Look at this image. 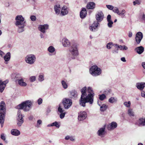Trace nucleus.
<instances>
[{
  "label": "nucleus",
  "mask_w": 145,
  "mask_h": 145,
  "mask_svg": "<svg viewBox=\"0 0 145 145\" xmlns=\"http://www.w3.org/2000/svg\"><path fill=\"white\" fill-rule=\"evenodd\" d=\"M81 95L80 100V104L83 107L86 106V103L92 105L93 102L94 94L91 88L88 87L87 90L86 87L83 88L81 90Z\"/></svg>",
  "instance_id": "f257e3e1"
},
{
  "label": "nucleus",
  "mask_w": 145,
  "mask_h": 145,
  "mask_svg": "<svg viewBox=\"0 0 145 145\" xmlns=\"http://www.w3.org/2000/svg\"><path fill=\"white\" fill-rule=\"evenodd\" d=\"M33 102L30 100H27L23 102L16 106L18 109V111L17 125L20 126L24 121L23 116L20 109H23L25 112L28 111L31 108Z\"/></svg>",
  "instance_id": "f03ea898"
},
{
  "label": "nucleus",
  "mask_w": 145,
  "mask_h": 145,
  "mask_svg": "<svg viewBox=\"0 0 145 145\" xmlns=\"http://www.w3.org/2000/svg\"><path fill=\"white\" fill-rule=\"evenodd\" d=\"M15 25L18 27V32L21 33L25 30L24 27L25 26L26 21L24 18L21 15L17 16L15 18Z\"/></svg>",
  "instance_id": "7ed1b4c3"
},
{
  "label": "nucleus",
  "mask_w": 145,
  "mask_h": 145,
  "mask_svg": "<svg viewBox=\"0 0 145 145\" xmlns=\"http://www.w3.org/2000/svg\"><path fill=\"white\" fill-rule=\"evenodd\" d=\"M78 55V47L76 44H73L69 48V53L67 55L68 59L71 60L75 59Z\"/></svg>",
  "instance_id": "20e7f679"
},
{
  "label": "nucleus",
  "mask_w": 145,
  "mask_h": 145,
  "mask_svg": "<svg viewBox=\"0 0 145 145\" xmlns=\"http://www.w3.org/2000/svg\"><path fill=\"white\" fill-rule=\"evenodd\" d=\"M6 105L3 101L1 102L0 104V123L1 127L3 126L6 113Z\"/></svg>",
  "instance_id": "39448f33"
},
{
  "label": "nucleus",
  "mask_w": 145,
  "mask_h": 145,
  "mask_svg": "<svg viewBox=\"0 0 145 145\" xmlns=\"http://www.w3.org/2000/svg\"><path fill=\"white\" fill-rule=\"evenodd\" d=\"M90 73L93 76H97L99 75L101 73V69L96 65L91 66L89 70Z\"/></svg>",
  "instance_id": "423d86ee"
},
{
  "label": "nucleus",
  "mask_w": 145,
  "mask_h": 145,
  "mask_svg": "<svg viewBox=\"0 0 145 145\" xmlns=\"http://www.w3.org/2000/svg\"><path fill=\"white\" fill-rule=\"evenodd\" d=\"M25 60L26 63L30 65H32L35 62L36 57L34 55L29 54L26 56Z\"/></svg>",
  "instance_id": "0eeeda50"
},
{
  "label": "nucleus",
  "mask_w": 145,
  "mask_h": 145,
  "mask_svg": "<svg viewBox=\"0 0 145 145\" xmlns=\"http://www.w3.org/2000/svg\"><path fill=\"white\" fill-rule=\"evenodd\" d=\"M62 103L64 108L67 109L69 108L72 104V100L69 98H65L63 100Z\"/></svg>",
  "instance_id": "6e6552de"
},
{
  "label": "nucleus",
  "mask_w": 145,
  "mask_h": 145,
  "mask_svg": "<svg viewBox=\"0 0 145 145\" xmlns=\"http://www.w3.org/2000/svg\"><path fill=\"white\" fill-rule=\"evenodd\" d=\"M87 117V114L86 112L80 111L78 113V120L80 121H82L85 120Z\"/></svg>",
  "instance_id": "1a4fd4ad"
},
{
  "label": "nucleus",
  "mask_w": 145,
  "mask_h": 145,
  "mask_svg": "<svg viewBox=\"0 0 145 145\" xmlns=\"http://www.w3.org/2000/svg\"><path fill=\"white\" fill-rule=\"evenodd\" d=\"M143 37V35L141 32H138L136 33L135 37V40L137 44H139L140 43Z\"/></svg>",
  "instance_id": "9d476101"
},
{
  "label": "nucleus",
  "mask_w": 145,
  "mask_h": 145,
  "mask_svg": "<svg viewBox=\"0 0 145 145\" xmlns=\"http://www.w3.org/2000/svg\"><path fill=\"white\" fill-rule=\"evenodd\" d=\"M16 77L20 79H18V84L21 86L25 87L27 86V84L24 81V79L22 78L19 74H16Z\"/></svg>",
  "instance_id": "9b49d317"
},
{
  "label": "nucleus",
  "mask_w": 145,
  "mask_h": 145,
  "mask_svg": "<svg viewBox=\"0 0 145 145\" xmlns=\"http://www.w3.org/2000/svg\"><path fill=\"white\" fill-rule=\"evenodd\" d=\"M104 17V14L102 11L98 12L95 15L96 19L97 20L96 22H101L103 20Z\"/></svg>",
  "instance_id": "f8f14e48"
},
{
  "label": "nucleus",
  "mask_w": 145,
  "mask_h": 145,
  "mask_svg": "<svg viewBox=\"0 0 145 145\" xmlns=\"http://www.w3.org/2000/svg\"><path fill=\"white\" fill-rule=\"evenodd\" d=\"M49 29V25L47 24H44L43 25H39L38 27V30L41 32L45 33L46 30Z\"/></svg>",
  "instance_id": "ddd939ff"
},
{
  "label": "nucleus",
  "mask_w": 145,
  "mask_h": 145,
  "mask_svg": "<svg viewBox=\"0 0 145 145\" xmlns=\"http://www.w3.org/2000/svg\"><path fill=\"white\" fill-rule=\"evenodd\" d=\"M8 80L3 81L2 80H0V92L2 93L6 87V84L8 82Z\"/></svg>",
  "instance_id": "4468645a"
},
{
  "label": "nucleus",
  "mask_w": 145,
  "mask_h": 145,
  "mask_svg": "<svg viewBox=\"0 0 145 145\" xmlns=\"http://www.w3.org/2000/svg\"><path fill=\"white\" fill-rule=\"evenodd\" d=\"M135 124L140 127L145 126V118H140L137 121Z\"/></svg>",
  "instance_id": "2eb2a0df"
},
{
  "label": "nucleus",
  "mask_w": 145,
  "mask_h": 145,
  "mask_svg": "<svg viewBox=\"0 0 145 145\" xmlns=\"http://www.w3.org/2000/svg\"><path fill=\"white\" fill-rule=\"evenodd\" d=\"M61 12L60 14L61 16H64L67 14L68 13V8L67 7L64 6L61 8Z\"/></svg>",
  "instance_id": "dca6fc26"
},
{
  "label": "nucleus",
  "mask_w": 145,
  "mask_h": 145,
  "mask_svg": "<svg viewBox=\"0 0 145 145\" xmlns=\"http://www.w3.org/2000/svg\"><path fill=\"white\" fill-rule=\"evenodd\" d=\"M99 25V22L95 21L93 24L90 26L89 27L90 29L92 31H95L97 30L96 29H97V27Z\"/></svg>",
  "instance_id": "f3484780"
},
{
  "label": "nucleus",
  "mask_w": 145,
  "mask_h": 145,
  "mask_svg": "<svg viewBox=\"0 0 145 145\" xmlns=\"http://www.w3.org/2000/svg\"><path fill=\"white\" fill-rule=\"evenodd\" d=\"M117 126V123L116 122L113 121L108 125L107 128L108 130H111L116 128Z\"/></svg>",
  "instance_id": "a211bd4d"
},
{
  "label": "nucleus",
  "mask_w": 145,
  "mask_h": 145,
  "mask_svg": "<svg viewBox=\"0 0 145 145\" xmlns=\"http://www.w3.org/2000/svg\"><path fill=\"white\" fill-rule=\"evenodd\" d=\"M54 9L55 12L56 14L57 15H58L59 14L61 10L60 5L59 4L55 5L54 6Z\"/></svg>",
  "instance_id": "6ab92c4d"
},
{
  "label": "nucleus",
  "mask_w": 145,
  "mask_h": 145,
  "mask_svg": "<svg viewBox=\"0 0 145 145\" xmlns=\"http://www.w3.org/2000/svg\"><path fill=\"white\" fill-rule=\"evenodd\" d=\"M135 51L138 54H141L144 52V48L142 46H138L135 49Z\"/></svg>",
  "instance_id": "aec40b11"
},
{
  "label": "nucleus",
  "mask_w": 145,
  "mask_h": 145,
  "mask_svg": "<svg viewBox=\"0 0 145 145\" xmlns=\"http://www.w3.org/2000/svg\"><path fill=\"white\" fill-rule=\"evenodd\" d=\"M136 87L138 89L140 90H142L145 87V82H138L136 84Z\"/></svg>",
  "instance_id": "412c9836"
},
{
  "label": "nucleus",
  "mask_w": 145,
  "mask_h": 145,
  "mask_svg": "<svg viewBox=\"0 0 145 145\" xmlns=\"http://www.w3.org/2000/svg\"><path fill=\"white\" fill-rule=\"evenodd\" d=\"M95 3L92 2H88L86 6V8L88 9H93L95 7Z\"/></svg>",
  "instance_id": "4be33fe9"
},
{
  "label": "nucleus",
  "mask_w": 145,
  "mask_h": 145,
  "mask_svg": "<svg viewBox=\"0 0 145 145\" xmlns=\"http://www.w3.org/2000/svg\"><path fill=\"white\" fill-rule=\"evenodd\" d=\"M87 11L85 8H83L80 12V16L81 18H84L86 16Z\"/></svg>",
  "instance_id": "5701e85b"
},
{
  "label": "nucleus",
  "mask_w": 145,
  "mask_h": 145,
  "mask_svg": "<svg viewBox=\"0 0 145 145\" xmlns=\"http://www.w3.org/2000/svg\"><path fill=\"white\" fill-rule=\"evenodd\" d=\"M105 127L100 128L97 132L98 135L101 137H103L105 134Z\"/></svg>",
  "instance_id": "b1692460"
},
{
  "label": "nucleus",
  "mask_w": 145,
  "mask_h": 145,
  "mask_svg": "<svg viewBox=\"0 0 145 145\" xmlns=\"http://www.w3.org/2000/svg\"><path fill=\"white\" fill-rule=\"evenodd\" d=\"M70 43L69 40L66 38H64L62 40V44L64 47H67L69 46Z\"/></svg>",
  "instance_id": "393cba45"
},
{
  "label": "nucleus",
  "mask_w": 145,
  "mask_h": 145,
  "mask_svg": "<svg viewBox=\"0 0 145 145\" xmlns=\"http://www.w3.org/2000/svg\"><path fill=\"white\" fill-rule=\"evenodd\" d=\"M77 93L76 91L74 90H72L70 92V97L71 99H75L77 98Z\"/></svg>",
  "instance_id": "a878e982"
},
{
  "label": "nucleus",
  "mask_w": 145,
  "mask_h": 145,
  "mask_svg": "<svg viewBox=\"0 0 145 145\" xmlns=\"http://www.w3.org/2000/svg\"><path fill=\"white\" fill-rule=\"evenodd\" d=\"M11 133L13 135L18 136L20 135V132L18 129H14L11 131Z\"/></svg>",
  "instance_id": "bb28decb"
},
{
  "label": "nucleus",
  "mask_w": 145,
  "mask_h": 145,
  "mask_svg": "<svg viewBox=\"0 0 145 145\" xmlns=\"http://www.w3.org/2000/svg\"><path fill=\"white\" fill-rule=\"evenodd\" d=\"M47 126L48 127H50L55 126L57 128H59L60 126V125L59 124V122L56 121L53 123H52L51 124H48L47 125Z\"/></svg>",
  "instance_id": "cd10ccee"
},
{
  "label": "nucleus",
  "mask_w": 145,
  "mask_h": 145,
  "mask_svg": "<svg viewBox=\"0 0 145 145\" xmlns=\"http://www.w3.org/2000/svg\"><path fill=\"white\" fill-rule=\"evenodd\" d=\"M10 53L9 52H7L5 56L4 57V59L5 60V61L6 62L5 63L7 64V62L9 61L10 58Z\"/></svg>",
  "instance_id": "c85d7f7f"
},
{
  "label": "nucleus",
  "mask_w": 145,
  "mask_h": 145,
  "mask_svg": "<svg viewBox=\"0 0 145 145\" xmlns=\"http://www.w3.org/2000/svg\"><path fill=\"white\" fill-rule=\"evenodd\" d=\"M117 99L116 97H111L108 99V102L112 104L116 103L117 101Z\"/></svg>",
  "instance_id": "c756f323"
},
{
  "label": "nucleus",
  "mask_w": 145,
  "mask_h": 145,
  "mask_svg": "<svg viewBox=\"0 0 145 145\" xmlns=\"http://www.w3.org/2000/svg\"><path fill=\"white\" fill-rule=\"evenodd\" d=\"M116 47H118L121 50H126L128 49V47L125 45H119L117 44H115Z\"/></svg>",
  "instance_id": "7c9ffc66"
},
{
  "label": "nucleus",
  "mask_w": 145,
  "mask_h": 145,
  "mask_svg": "<svg viewBox=\"0 0 145 145\" xmlns=\"http://www.w3.org/2000/svg\"><path fill=\"white\" fill-rule=\"evenodd\" d=\"M126 12L125 10L124 9L122 10L121 12L119 11L117 14L120 16H121V17L123 18L125 16V13Z\"/></svg>",
  "instance_id": "2f4dec72"
},
{
  "label": "nucleus",
  "mask_w": 145,
  "mask_h": 145,
  "mask_svg": "<svg viewBox=\"0 0 145 145\" xmlns=\"http://www.w3.org/2000/svg\"><path fill=\"white\" fill-rule=\"evenodd\" d=\"M48 50L50 53H53L55 51V49L53 46H50L48 48Z\"/></svg>",
  "instance_id": "473e14b6"
},
{
  "label": "nucleus",
  "mask_w": 145,
  "mask_h": 145,
  "mask_svg": "<svg viewBox=\"0 0 145 145\" xmlns=\"http://www.w3.org/2000/svg\"><path fill=\"white\" fill-rule=\"evenodd\" d=\"M61 84L63 87L65 89H66L68 87V85L66 82L64 80L61 81Z\"/></svg>",
  "instance_id": "72a5a7b5"
},
{
  "label": "nucleus",
  "mask_w": 145,
  "mask_h": 145,
  "mask_svg": "<svg viewBox=\"0 0 145 145\" xmlns=\"http://www.w3.org/2000/svg\"><path fill=\"white\" fill-rule=\"evenodd\" d=\"M107 106L105 104H103L100 106V110L101 111L104 112L106 110Z\"/></svg>",
  "instance_id": "f704fd0d"
},
{
  "label": "nucleus",
  "mask_w": 145,
  "mask_h": 145,
  "mask_svg": "<svg viewBox=\"0 0 145 145\" xmlns=\"http://www.w3.org/2000/svg\"><path fill=\"white\" fill-rule=\"evenodd\" d=\"M128 114L130 116H134V113L133 111V109H129L128 111Z\"/></svg>",
  "instance_id": "c9c22d12"
},
{
  "label": "nucleus",
  "mask_w": 145,
  "mask_h": 145,
  "mask_svg": "<svg viewBox=\"0 0 145 145\" xmlns=\"http://www.w3.org/2000/svg\"><path fill=\"white\" fill-rule=\"evenodd\" d=\"M142 0H135L133 2L134 5H140L141 4Z\"/></svg>",
  "instance_id": "e433bc0d"
},
{
  "label": "nucleus",
  "mask_w": 145,
  "mask_h": 145,
  "mask_svg": "<svg viewBox=\"0 0 145 145\" xmlns=\"http://www.w3.org/2000/svg\"><path fill=\"white\" fill-rule=\"evenodd\" d=\"M44 75L43 74H41L39 75L38 77V80L40 82H42L44 80Z\"/></svg>",
  "instance_id": "4c0bfd02"
},
{
  "label": "nucleus",
  "mask_w": 145,
  "mask_h": 145,
  "mask_svg": "<svg viewBox=\"0 0 145 145\" xmlns=\"http://www.w3.org/2000/svg\"><path fill=\"white\" fill-rule=\"evenodd\" d=\"M99 99L101 101H103L106 98V96L104 94H102L101 95H99Z\"/></svg>",
  "instance_id": "58836bf2"
},
{
  "label": "nucleus",
  "mask_w": 145,
  "mask_h": 145,
  "mask_svg": "<svg viewBox=\"0 0 145 145\" xmlns=\"http://www.w3.org/2000/svg\"><path fill=\"white\" fill-rule=\"evenodd\" d=\"M30 81L31 82H33L35 81L36 80V77L35 76H32L30 77L29 78Z\"/></svg>",
  "instance_id": "ea45409f"
},
{
  "label": "nucleus",
  "mask_w": 145,
  "mask_h": 145,
  "mask_svg": "<svg viewBox=\"0 0 145 145\" xmlns=\"http://www.w3.org/2000/svg\"><path fill=\"white\" fill-rule=\"evenodd\" d=\"M42 121L41 120H39L37 122V125L35 127L39 128L40 127V125L42 124Z\"/></svg>",
  "instance_id": "a19ab883"
},
{
  "label": "nucleus",
  "mask_w": 145,
  "mask_h": 145,
  "mask_svg": "<svg viewBox=\"0 0 145 145\" xmlns=\"http://www.w3.org/2000/svg\"><path fill=\"white\" fill-rule=\"evenodd\" d=\"M113 45V44L112 42H109L106 45V48L107 49H110L111 48Z\"/></svg>",
  "instance_id": "79ce46f5"
},
{
  "label": "nucleus",
  "mask_w": 145,
  "mask_h": 145,
  "mask_svg": "<svg viewBox=\"0 0 145 145\" xmlns=\"http://www.w3.org/2000/svg\"><path fill=\"white\" fill-rule=\"evenodd\" d=\"M123 104L126 107L129 108L130 106L131 103L130 101H129L125 102Z\"/></svg>",
  "instance_id": "37998d69"
},
{
  "label": "nucleus",
  "mask_w": 145,
  "mask_h": 145,
  "mask_svg": "<svg viewBox=\"0 0 145 145\" xmlns=\"http://www.w3.org/2000/svg\"><path fill=\"white\" fill-rule=\"evenodd\" d=\"M108 22V26L109 28H111L112 27V25L113 24V22L112 21L110 20L107 21Z\"/></svg>",
  "instance_id": "c03bdc74"
},
{
  "label": "nucleus",
  "mask_w": 145,
  "mask_h": 145,
  "mask_svg": "<svg viewBox=\"0 0 145 145\" xmlns=\"http://www.w3.org/2000/svg\"><path fill=\"white\" fill-rule=\"evenodd\" d=\"M112 10L114 12L117 14H118L119 11L118 8L116 7H114V8Z\"/></svg>",
  "instance_id": "a18cd8bd"
},
{
  "label": "nucleus",
  "mask_w": 145,
  "mask_h": 145,
  "mask_svg": "<svg viewBox=\"0 0 145 145\" xmlns=\"http://www.w3.org/2000/svg\"><path fill=\"white\" fill-rule=\"evenodd\" d=\"M58 111L60 113H62L64 111V110H63V108H61V105L59 104V107L58 109Z\"/></svg>",
  "instance_id": "49530a36"
},
{
  "label": "nucleus",
  "mask_w": 145,
  "mask_h": 145,
  "mask_svg": "<svg viewBox=\"0 0 145 145\" xmlns=\"http://www.w3.org/2000/svg\"><path fill=\"white\" fill-rule=\"evenodd\" d=\"M1 139L3 140H4V141H5V142L7 143V141L6 140V138L5 137L3 134H1Z\"/></svg>",
  "instance_id": "de8ad7c7"
},
{
  "label": "nucleus",
  "mask_w": 145,
  "mask_h": 145,
  "mask_svg": "<svg viewBox=\"0 0 145 145\" xmlns=\"http://www.w3.org/2000/svg\"><path fill=\"white\" fill-rule=\"evenodd\" d=\"M140 18L142 21H145V14L144 13H143L142 15L140 16Z\"/></svg>",
  "instance_id": "09e8293b"
},
{
  "label": "nucleus",
  "mask_w": 145,
  "mask_h": 145,
  "mask_svg": "<svg viewBox=\"0 0 145 145\" xmlns=\"http://www.w3.org/2000/svg\"><path fill=\"white\" fill-rule=\"evenodd\" d=\"M30 18L31 21H35L36 20V18L35 16L32 15L30 16Z\"/></svg>",
  "instance_id": "8fccbe9b"
},
{
  "label": "nucleus",
  "mask_w": 145,
  "mask_h": 145,
  "mask_svg": "<svg viewBox=\"0 0 145 145\" xmlns=\"http://www.w3.org/2000/svg\"><path fill=\"white\" fill-rule=\"evenodd\" d=\"M106 7L108 8L111 10H112L114 8V7L111 5H106Z\"/></svg>",
  "instance_id": "3c124183"
},
{
  "label": "nucleus",
  "mask_w": 145,
  "mask_h": 145,
  "mask_svg": "<svg viewBox=\"0 0 145 145\" xmlns=\"http://www.w3.org/2000/svg\"><path fill=\"white\" fill-rule=\"evenodd\" d=\"M60 117L61 119H63L65 117V112L60 113Z\"/></svg>",
  "instance_id": "603ef678"
},
{
  "label": "nucleus",
  "mask_w": 145,
  "mask_h": 145,
  "mask_svg": "<svg viewBox=\"0 0 145 145\" xmlns=\"http://www.w3.org/2000/svg\"><path fill=\"white\" fill-rule=\"evenodd\" d=\"M42 100L41 98H39L37 101L39 105L41 104L42 103Z\"/></svg>",
  "instance_id": "864d4df0"
},
{
  "label": "nucleus",
  "mask_w": 145,
  "mask_h": 145,
  "mask_svg": "<svg viewBox=\"0 0 145 145\" xmlns=\"http://www.w3.org/2000/svg\"><path fill=\"white\" fill-rule=\"evenodd\" d=\"M40 36L41 39L44 38L45 37L44 33H43L41 32L40 34Z\"/></svg>",
  "instance_id": "5fc2aeb1"
},
{
  "label": "nucleus",
  "mask_w": 145,
  "mask_h": 145,
  "mask_svg": "<svg viewBox=\"0 0 145 145\" xmlns=\"http://www.w3.org/2000/svg\"><path fill=\"white\" fill-rule=\"evenodd\" d=\"M107 21L111 20V16L110 15L108 14L107 17Z\"/></svg>",
  "instance_id": "6e6d98bb"
},
{
  "label": "nucleus",
  "mask_w": 145,
  "mask_h": 145,
  "mask_svg": "<svg viewBox=\"0 0 145 145\" xmlns=\"http://www.w3.org/2000/svg\"><path fill=\"white\" fill-rule=\"evenodd\" d=\"M118 49H115L112 51V53L113 54H117L118 53Z\"/></svg>",
  "instance_id": "4d7b16f0"
},
{
  "label": "nucleus",
  "mask_w": 145,
  "mask_h": 145,
  "mask_svg": "<svg viewBox=\"0 0 145 145\" xmlns=\"http://www.w3.org/2000/svg\"><path fill=\"white\" fill-rule=\"evenodd\" d=\"M132 32L131 31H129L128 33V37L129 38H131L132 37Z\"/></svg>",
  "instance_id": "13d9d810"
},
{
  "label": "nucleus",
  "mask_w": 145,
  "mask_h": 145,
  "mask_svg": "<svg viewBox=\"0 0 145 145\" xmlns=\"http://www.w3.org/2000/svg\"><path fill=\"white\" fill-rule=\"evenodd\" d=\"M69 139L70 140L73 141L74 140L75 138H74L73 136H70Z\"/></svg>",
  "instance_id": "bf43d9fd"
},
{
  "label": "nucleus",
  "mask_w": 145,
  "mask_h": 145,
  "mask_svg": "<svg viewBox=\"0 0 145 145\" xmlns=\"http://www.w3.org/2000/svg\"><path fill=\"white\" fill-rule=\"evenodd\" d=\"M70 136H69V135H67V136H66L65 137V140H68L69 139H70Z\"/></svg>",
  "instance_id": "052dcab7"
},
{
  "label": "nucleus",
  "mask_w": 145,
  "mask_h": 145,
  "mask_svg": "<svg viewBox=\"0 0 145 145\" xmlns=\"http://www.w3.org/2000/svg\"><path fill=\"white\" fill-rule=\"evenodd\" d=\"M34 117L33 116H30L29 117V119L30 120H32L33 119Z\"/></svg>",
  "instance_id": "680f3d73"
},
{
  "label": "nucleus",
  "mask_w": 145,
  "mask_h": 145,
  "mask_svg": "<svg viewBox=\"0 0 145 145\" xmlns=\"http://www.w3.org/2000/svg\"><path fill=\"white\" fill-rule=\"evenodd\" d=\"M121 60L124 62H125L126 61V60L125 59V57H122L121 58Z\"/></svg>",
  "instance_id": "e2e57ef3"
},
{
  "label": "nucleus",
  "mask_w": 145,
  "mask_h": 145,
  "mask_svg": "<svg viewBox=\"0 0 145 145\" xmlns=\"http://www.w3.org/2000/svg\"><path fill=\"white\" fill-rule=\"evenodd\" d=\"M141 95L142 97L145 98V92H142L141 93Z\"/></svg>",
  "instance_id": "0e129e2a"
},
{
  "label": "nucleus",
  "mask_w": 145,
  "mask_h": 145,
  "mask_svg": "<svg viewBox=\"0 0 145 145\" xmlns=\"http://www.w3.org/2000/svg\"><path fill=\"white\" fill-rule=\"evenodd\" d=\"M142 67L145 69V62H142Z\"/></svg>",
  "instance_id": "69168bd1"
},
{
  "label": "nucleus",
  "mask_w": 145,
  "mask_h": 145,
  "mask_svg": "<svg viewBox=\"0 0 145 145\" xmlns=\"http://www.w3.org/2000/svg\"><path fill=\"white\" fill-rule=\"evenodd\" d=\"M4 54L2 51L0 50V55L2 56Z\"/></svg>",
  "instance_id": "338daca9"
},
{
  "label": "nucleus",
  "mask_w": 145,
  "mask_h": 145,
  "mask_svg": "<svg viewBox=\"0 0 145 145\" xmlns=\"http://www.w3.org/2000/svg\"><path fill=\"white\" fill-rule=\"evenodd\" d=\"M51 111V110H50V109L49 108H48L47 109V112L48 113H50Z\"/></svg>",
  "instance_id": "774afa93"
}]
</instances>
